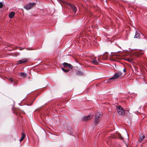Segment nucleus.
<instances>
[{"instance_id":"7ed1b4c3","label":"nucleus","mask_w":147,"mask_h":147,"mask_svg":"<svg viewBox=\"0 0 147 147\" xmlns=\"http://www.w3.org/2000/svg\"><path fill=\"white\" fill-rule=\"evenodd\" d=\"M64 5H69L71 8V9L73 10L74 13H76L77 11V8L73 4H71L68 3L65 1H62Z\"/></svg>"},{"instance_id":"412c9836","label":"nucleus","mask_w":147,"mask_h":147,"mask_svg":"<svg viewBox=\"0 0 147 147\" xmlns=\"http://www.w3.org/2000/svg\"><path fill=\"white\" fill-rule=\"evenodd\" d=\"M24 49V48H22L21 49H20L21 50H23Z\"/></svg>"},{"instance_id":"423d86ee","label":"nucleus","mask_w":147,"mask_h":147,"mask_svg":"<svg viewBox=\"0 0 147 147\" xmlns=\"http://www.w3.org/2000/svg\"><path fill=\"white\" fill-rule=\"evenodd\" d=\"M35 3H30L29 4H28L25 5L24 7L26 10H28L30 9L32 7L33 5H35Z\"/></svg>"},{"instance_id":"f3484780","label":"nucleus","mask_w":147,"mask_h":147,"mask_svg":"<svg viewBox=\"0 0 147 147\" xmlns=\"http://www.w3.org/2000/svg\"><path fill=\"white\" fill-rule=\"evenodd\" d=\"M126 60L127 61H129V62H131V59H129V58H127V59H126Z\"/></svg>"},{"instance_id":"6e6552de","label":"nucleus","mask_w":147,"mask_h":147,"mask_svg":"<svg viewBox=\"0 0 147 147\" xmlns=\"http://www.w3.org/2000/svg\"><path fill=\"white\" fill-rule=\"evenodd\" d=\"M64 66L66 68H72V66L70 64H68L67 63H63Z\"/></svg>"},{"instance_id":"f03ea898","label":"nucleus","mask_w":147,"mask_h":147,"mask_svg":"<svg viewBox=\"0 0 147 147\" xmlns=\"http://www.w3.org/2000/svg\"><path fill=\"white\" fill-rule=\"evenodd\" d=\"M116 110L118 114L121 115H125V112L123 109L120 106L117 107Z\"/></svg>"},{"instance_id":"39448f33","label":"nucleus","mask_w":147,"mask_h":147,"mask_svg":"<svg viewBox=\"0 0 147 147\" xmlns=\"http://www.w3.org/2000/svg\"><path fill=\"white\" fill-rule=\"evenodd\" d=\"M93 115H90L88 116H84L82 118V120L84 121H86L90 120L93 117Z\"/></svg>"},{"instance_id":"2eb2a0df","label":"nucleus","mask_w":147,"mask_h":147,"mask_svg":"<svg viewBox=\"0 0 147 147\" xmlns=\"http://www.w3.org/2000/svg\"><path fill=\"white\" fill-rule=\"evenodd\" d=\"M62 69L63 71L64 72H68L69 71V70L65 69L63 68H62Z\"/></svg>"},{"instance_id":"f257e3e1","label":"nucleus","mask_w":147,"mask_h":147,"mask_svg":"<svg viewBox=\"0 0 147 147\" xmlns=\"http://www.w3.org/2000/svg\"><path fill=\"white\" fill-rule=\"evenodd\" d=\"M102 116L100 112H96L95 114V117L94 123L97 124L101 120V117Z\"/></svg>"},{"instance_id":"20e7f679","label":"nucleus","mask_w":147,"mask_h":147,"mask_svg":"<svg viewBox=\"0 0 147 147\" xmlns=\"http://www.w3.org/2000/svg\"><path fill=\"white\" fill-rule=\"evenodd\" d=\"M122 75V73L121 72L116 73L114 76L109 79L110 80L112 79H116L118 78Z\"/></svg>"},{"instance_id":"6ab92c4d","label":"nucleus","mask_w":147,"mask_h":147,"mask_svg":"<svg viewBox=\"0 0 147 147\" xmlns=\"http://www.w3.org/2000/svg\"><path fill=\"white\" fill-rule=\"evenodd\" d=\"M123 71L124 72H125L126 71V69L125 68L123 69Z\"/></svg>"},{"instance_id":"f8f14e48","label":"nucleus","mask_w":147,"mask_h":147,"mask_svg":"<svg viewBox=\"0 0 147 147\" xmlns=\"http://www.w3.org/2000/svg\"><path fill=\"white\" fill-rule=\"evenodd\" d=\"M25 136L26 135L24 134L23 133H22V137L20 139V142L22 141L25 138Z\"/></svg>"},{"instance_id":"ddd939ff","label":"nucleus","mask_w":147,"mask_h":147,"mask_svg":"<svg viewBox=\"0 0 147 147\" xmlns=\"http://www.w3.org/2000/svg\"><path fill=\"white\" fill-rule=\"evenodd\" d=\"M144 138V135L143 134H141L140 135V138H139V140L140 141H142Z\"/></svg>"},{"instance_id":"9d476101","label":"nucleus","mask_w":147,"mask_h":147,"mask_svg":"<svg viewBox=\"0 0 147 147\" xmlns=\"http://www.w3.org/2000/svg\"><path fill=\"white\" fill-rule=\"evenodd\" d=\"M140 34L138 32H136L134 36L135 38H140Z\"/></svg>"},{"instance_id":"a211bd4d","label":"nucleus","mask_w":147,"mask_h":147,"mask_svg":"<svg viewBox=\"0 0 147 147\" xmlns=\"http://www.w3.org/2000/svg\"><path fill=\"white\" fill-rule=\"evenodd\" d=\"M26 49L27 50H32V49H30V48H26Z\"/></svg>"},{"instance_id":"aec40b11","label":"nucleus","mask_w":147,"mask_h":147,"mask_svg":"<svg viewBox=\"0 0 147 147\" xmlns=\"http://www.w3.org/2000/svg\"><path fill=\"white\" fill-rule=\"evenodd\" d=\"M10 80L12 82L13 81V79L11 78H10Z\"/></svg>"},{"instance_id":"9b49d317","label":"nucleus","mask_w":147,"mask_h":147,"mask_svg":"<svg viewBox=\"0 0 147 147\" xmlns=\"http://www.w3.org/2000/svg\"><path fill=\"white\" fill-rule=\"evenodd\" d=\"M15 13L13 12H11L9 15V17L10 18H13L15 15Z\"/></svg>"},{"instance_id":"1a4fd4ad","label":"nucleus","mask_w":147,"mask_h":147,"mask_svg":"<svg viewBox=\"0 0 147 147\" xmlns=\"http://www.w3.org/2000/svg\"><path fill=\"white\" fill-rule=\"evenodd\" d=\"M28 62V59H24L22 60H20L18 61L17 64L18 65L22 63H25Z\"/></svg>"},{"instance_id":"dca6fc26","label":"nucleus","mask_w":147,"mask_h":147,"mask_svg":"<svg viewBox=\"0 0 147 147\" xmlns=\"http://www.w3.org/2000/svg\"><path fill=\"white\" fill-rule=\"evenodd\" d=\"M3 5L2 2H0V8H1L3 7Z\"/></svg>"},{"instance_id":"0eeeda50","label":"nucleus","mask_w":147,"mask_h":147,"mask_svg":"<svg viewBox=\"0 0 147 147\" xmlns=\"http://www.w3.org/2000/svg\"><path fill=\"white\" fill-rule=\"evenodd\" d=\"M99 59L95 57L92 59V63L94 65H97L99 63Z\"/></svg>"},{"instance_id":"4468645a","label":"nucleus","mask_w":147,"mask_h":147,"mask_svg":"<svg viewBox=\"0 0 147 147\" xmlns=\"http://www.w3.org/2000/svg\"><path fill=\"white\" fill-rule=\"evenodd\" d=\"M20 74L19 75L20 76L23 77H25L26 76V74L24 72H21L20 73Z\"/></svg>"}]
</instances>
